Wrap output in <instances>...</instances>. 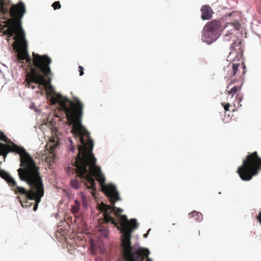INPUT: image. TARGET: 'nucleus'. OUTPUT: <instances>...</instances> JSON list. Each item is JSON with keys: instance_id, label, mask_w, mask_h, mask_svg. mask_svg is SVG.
<instances>
[{"instance_id": "1", "label": "nucleus", "mask_w": 261, "mask_h": 261, "mask_svg": "<svg viewBox=\"0 0 261 261\" xmlns=\"http://www.w3.org/2000/svg\"><path fill=\"white\" fill-rule=\"evenodd\" d=\"M96 159L92 152L85 156L75 158L74 164L77 176L83 180L88 189L92 190V195L95 194L94 191L96 190V183L93 177L96 178L100 185L102 191L109 198L111 204L113 205H108L102 202L99 205V210L103 212L105 222H111L118 229L121 230L122 233L121 239L122 249H123V242L128 243L130 247L134 248L131 244L130 240L132 232L138 227L137 220L132 219L128 221L125 215H121L123 210L115 206V202L120 200L118 192L114 185L105 184L106 179L100 168L96 165Z\"/></svg>"}, {"instance_id": "2", "label": "nucleus", "mask_w": 261, "mask_h": 261, "mask_svg": "<svg viewBox=\"0 0 261 261\" xmlns=\"http://www.w3.org/2000/svg\"><path fill=\"white\" fill-rule=\"evenodd\" d=\"M25 12V6L22 2L13 6L10 10L11 18L5 22V27L7 28L4 33L9 37H13L15 40L13 46L18 52V60L20 61L25 60L29 64L30 72L27 74L25 81L28 87L34 89L35 86L32 85L33 83L42 86L46 84L45 77H47L50 82L49 76L52 74L50 67L51 59L46 55H40L34 52L32 54L33 58H30L21 21Z\"/></svg>"}, {"instance_id": "3", "label": "nucleus", "mask_w": 261, "mask_h": 261, "mask_svg": "<svg viewBox=\"0 0 261 261\" xmlns=\"http://www.w3.org/2000/svg\"><path fill=\"white\" fill-rule=\"evenodd\" d=\"M51 96L50 103L55 105L59 103L61 109L65 112L69 124L72 125L71 132L74 136L79 138L81 145L78 146L79 152L76 158L85 156L91 153L93 148V142L90 137L89 132L82 124L83 105L77 98L71 101L66 98H63L59 94Z\"/></svg>"}, {"instance_id": "4", "label": "nucleus", "mask_w": 261, "mask_h": 261, "mask_svg": "<svg viewBox=\"0 0 261 261\" xmlns=\"http://www.w3.org/2000/svg\"><path fill=\"white\" fill-rule=\"evenodd\" d=\"M39 169L32 157H29L27 154L22 156L21 168L17 170L18 175L20 179L26 182L30 188L27 190L24 187L18 186L13 191L18 195L17 199L23 207H30L31 203L29 200H33L36 193L44 187Z\"/></svg>"}, {"instance_id": "5", "label": "nucleus", "mask_w": 261, "mask_h": 261, "mask_svg": "<svg viewBox=\"0 0 261 261\" xmlns=\"http://www.w3.org/2000/svg\"><path fill=\"white\" fill-rule=\"evenodd\" d=\"M261 170V159L256 151L249 154L243 164L238 169L237 172L242 180L249 181Z\"/></svg>"}, {"instance_id": "6", "label": "nucleus", "mask_w": 261, "mask_h": 261, "mask_svg": "<svg viewBox=\"0 0 261 261\" xmlns=\"http://www.w3.org/2000/svg\"><path fill=\"white\" fill-rule=\"evenodd\" d=\"M123 245L122 252L125 261H143V256L150 253L149 250L146 248H140L136 250L135 248L130 247L126 242H123Z\"/></svg>"}, {"instance_id": "7", "label": "nucleus", "mask_w": 261, "mask_h": 261, "mask_svg": "<svg viewBox=\"0 0 261 261\" xmlns=\"http://www.w3.org/2000/svg\"><path fill=\"white\" fill-rule=\"evenodd\" d=\"M229 28L230 30H228L227 32L224 35V40L226 42H229L231 39L234 37L232 31L239 30L241 28V24L238 22L233 23H228L227 24L225 29Z\"/></svg>"}, {"instance_id": "8", "label": "nucleus", "mask_w": 261, "mask_h": 261, "mask_svg": "<svg viewBox=\"0 0 261 261\" xmlns=\"http://www.w3.org/2000/svg\"><path fill=\"white\" fill-rule=\"evenodd\" d=\"M202 35V40L210 44L214 42L219 37V35L212 32L210 30L203 28Z\"/></svg>"}, {"instance_id": "9", "label": "nucleus", "mask_w": 261, "mask_h": 261, "mask_svg": "<svg viewBox=\"0 0 261 261\" xmlns=\"http://www.w3.org/2000/svg\"><path fill=\"white\" fill-rule=\"evenodd\" d=\"M239 66L240 64L239 63H233L232 64L230 63L228 64L226 67L223 68V70L224 71H226L228 72L227 74L225 76V77H228L231 78L232 76L237 75Z\"/></svg>"}, {"instance_id": "10", "label": "nucleus", "mask_w": 261, "mask_h": 261, "mask_svg": "<svg viewBox=\"0 0 261 261\" xmlns=\"http://www.w3.org/2000/svg\"><path fill=\"white\" fill-rule=\"evenodd\" d=\"M204 28L219 35V30L221 28V23L219 20H213L207 22Z\"/></svg>"}, {"instance_id": "11", "label": "nucleus", "mask_w": 261, "mask_h": 261, "mask_svg": "<svg viewBox=\"0 0 261 261\" xmlns=\"http://www.w3.org/2000/svg\"><path fill=\"white\" fill-rule=\"evenodd\" d=\"M201 18L202 20H210L214 13L212 8L207 5L202 6L200 9Z\"/></svg>"}, {"instance_id": "12", "label": "nucleus", "mask_w": 261, "mask_h": 261, "mask_svg": "<svg viewBox=\"0 0 261 261\" xmlns=\"http://www.w3.org/2000/svg\"><path fill=\"white\" fill-rule=\"evenodd\" d=\"M44 195V187L42 188L37 193H36L34 196V198L32 200L35 201V204L33 207V210L36 211L38 207V203L41 201V197Z\"/></svg>"}, {"instance_id": "13", "label": "nucleus", "mask_w": 261, "mask_h": 261, "mask_svg": "<svg viewBox=\"0 0 261 261\" xmlns=\"http://www.w3.org/2000/svg\"><path fill=\"white\" fill-rule=\"evenodd\" d=\"M189 216L190 218L195 217V220L200 221L202 219V215L201 213L194 211L191 213L189 214Z\"/></svg>"}, {"instance_id": "14", "label": "nucleus", "mask_w": 261, "mask_h": 261, "mask_svg": "<svg viewBox=\"0 0 261 261\" xmlns=\"http://www.w3.org/2000/svg\"><path fill=\"white\" fill-rule=\"evenodd\" d=\"M241 87L239 86H235L231 88L229 90L227 91V93L228 95H231V98L241 90Z\"/></svg>"}, {"instance_id": "15", "label": "nucleus", "mask_w": 261, "mask_h": 261, "mask_svg": "<svg viewBox=\"0 0 261 261\" xmlns=\"http://www.w3.org/2000/svg\"><path fill=\"white\" fill-rule=\"evenodd\" d=\"M6 181L9 185L11 187L12 190H13L14 189L16 188V187L18 186L16 181L11 176H10Z\"/></svg>"}, {"instance_id": "16", "label": "nucleus", "mask_w": 261, "mask_h": 261, "mask_svg": "<svg viewBox=\"0 0 261 261\" xmlns=\"http://www.w3.org/2000/svg\"><path fill=\"white\" fill-rule=\"evenodd\" d=\"M80 203L77 200H75V205H73L71 208V212L72 214L74 215L75 217H76V215L78 213L80 210Z\"/></svg>"}, {"instance_id": "17", "label": "nucleus", "mask_w": 261, "mask_h": 261, "mask_svg": "<svg viewBox=\"0 0 261 261\" xmlns=\"http://www.w3.org/2000/svg\"><path fill=\"white\" fill-rule=\"evenodd\" d=\"M70 185L73 188L76 189H79L80 187V182L77 178L72 179L70 181Z\"/></svg>"}, {"instance_id": "18", "label": "nucleus", "mask_w": 261, "mask_h": 261, "mask_svg": "<svg viewBox=\"0 0 261 261\" xmlns=\"http://www.w3.org/2000/svg\"><path fill=\"white\" fill-rule=\"evenodd\" d=\"M238 53L237 51H236L234 50H232V51H231L230 52L229 56L227 57V60L229 61L230 62H233L234 59L231 58V56H232V55L236 56L237 55H238Z\"/></svg>"}, {"instance_id": "19", "label": "nucleus", "mask_w": 261, "mask_h": 261, "mask_svg": "<svg viewBox=\"0 0 261 261\" xmlns=\"http://www.w3.org/2000/svg\"><path fill=\"white\" fill-rule=\"evenodd\" d=\"M0 176L5 179L6 180H7L11 176L7 172H5V171H1L0 172Z\"/></svg>"}, {"instance_id": "20", "label": "nucleus", "mask_w": 261, "mask_h": 261, "mask_svg": "<svg viewBox=\"0 0 261 261\" xmlns=\"http://www.w3.org/2000/svg\"><path fill=\"white\" fill-rule=\"evenodd\" d=\"M0 12L2 13L3 14H7L8 13V9L5 8V6L4 3H2L0 5Z\"/></svg>"}, {"instance_id": "21", "label": "nucleus", "mask_w": 261, "mask_h": 261, "mask_svg": "<svg viewBox=\"0 0 261 261\" xmlns=\"http://www.w3.org/2000/svg\"><path fill=\"white\" fill-rule=\"evenodd\" d=\"M52 7L54 8L55 10L60 9L61 8V5L60 4V2L59 1L54 2L52 5Z\"/></svg>"}, {"instance_id": "22", "label": "nucleus", "mask_w": 261, "mask_h": 261, "mask_svg": "<svg viewBox=\"0 0 261 261\" xmlns=\"http://www.w3.org/2000/svg\"><path fill=\"white\" fill-rule=\"evenodd\" d=\"M68 140H69V142H70V143H71V145H70V147H69V149H70V150L71 151L73 152V151H74V150H75V147H74V146L73 145V142H72V140H71V139H70V138H69V139H68Z\"/></svg>"}, {"instance_id": "23", "label": "nucleus", "mask_w": 261, "mask_h": 261, "mask_svg": "<svg viewBox=\"0 0 261 261\" xmlns=\"http://www.w3.org/2000/svg\"><path fill=\"white\" fill-rule=\"evenodd\" d=\"M100 231L101 232V234L103 235L104 237H107L108 235V230L107 229L105 228L101 230Z\"/></svg>"}, {"instance_id": "24", "label": "nucleus", "mask_w": 261, "mask_h": 261, "mask_svg": "<svg viewBox=\"0 0 261 261\" xmlns=\"http://www.w3.org/2000/svg\"><path fill=\"white\" fill-rule=\"evenodd\" d=\"M222 105L224 106V109L225 111H229V108L230 107V105L228 103L227 104H224V103H222Z\"/></svg>"}, {"instance_id": "25", "label": "nucleus", "mask_w": 261, "mask_h": 261, "mask_svg": "<svg viewBox=\"0 0 261 261\" xmlns=\"http://www.w3.org/2000/svg\"><path fill=\"white\" fill-rule=\"evenodd\" d=\"M79 72H80V75L82 76L84 74V68L82 66H79Z\"/></svg>"}, {"instance_id": "26", "label": "nucleus", "mask_w": 261, "mask_h": 261, "mask_svg": "<svg viewBox=\"0 0 261 261\" xmlns=\"http://www.w3.org/2000/svg\"><path fill=\"white\" fill-rule=\"evenodd\" d=\"M256 219L259 222L260 225H261V211L259 212V214L256 217Z\"/></svg>"}, {"instance_id": "27", "label": "nucleus", "mask_w": 261, "mask_h": 261, "mask_svg": "<svg viewBox=\"0 0 261 261\" xmlns=\"http://www.w3.org/2000/svg\"><path fill=\"white\" fill-rule=\"evenodd\" d=\"M241 66H242V67L243 68V72H242V74L244 75L246 73V70H245L246 66H245V65L244 63H242Z\"/></svg>"}, {"instance_id": "28", "label": "nucleus", "mask_w": 261, "mask_h": 261, "mask_svg": "<svg viewBox=\"0 0 261 261\" xmlns=\"http://www.w3.org/2000/svg\"><path fill=\"white\" fill-rule=\"evenodd\" d=\"M148 255H149V254H148V255H144V256H143V259H144V257H146L147 258H146V261H152L151 259H150V258H149V257H148ZM143 260H144V259H143Z\"/></svg>"}, {"instance_id": "29", "label": "nucleus", "mask_w": 261, "mask_h": 261, "mask_svg": "<svg viewBox=\"0 0 261 261\" xmlns=\"http://www.w3.org/2000/svg\"><path fill=\"white\" fill-rule=\"evenodd\" d=\"M233 83V82L232 81H231L230 82V83L227 86V89H228L229 87V86L230 84Z\"/></svg>"}, {"instance_id": "30", "label": "nucleus", "mask_w": 261, "mask_h": 261, "mask_svg": "<svg viewBox=\"0 0 261 261\" xmlns=\"http://www.w3.org/2000/svg\"><path fill=\"white\" fill-rule=\"evenodd\" d=\"M234 42H233V43H232L231 44V46H230V48H233V44H234Z\"/></svg>"}, {"instance_id": "31", "label": "nucleus", "mask_w": 261, "mask_h": 261, "mask_svg": "<svg viewBox=\"0 0 261 261\" xmlns=\"http://www.w3.org/2000/svg\"><path fill=\"white\" fill-rule=\"evenodd\" d=\"M147 235H148V233L144 234V238H146L147 237Z\"/></svg>"}, {"instance_id": "32", "label": "nucleus", "mask_w": 261, "mask_h": 261, "mask_svg": "<svg viewBox=\"0 0 261 261\" xmlns=\"http://www.w3.org/2000/svg\"><path fill=\"white\" fill-rule=\"evenodd\" d=\"M70 169H71V168H70V167L68 168V172H69V171H70Z\"/></svg>"}]
</instances>
